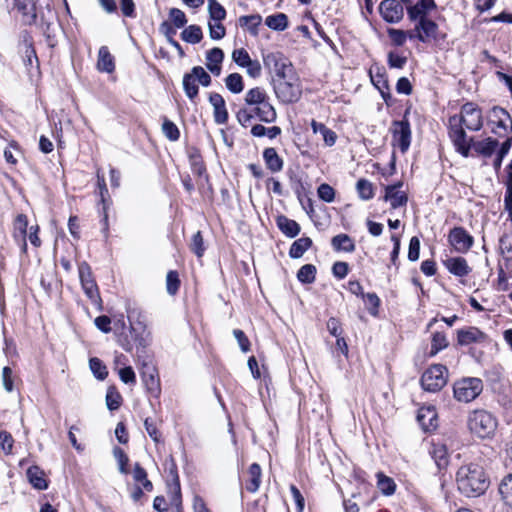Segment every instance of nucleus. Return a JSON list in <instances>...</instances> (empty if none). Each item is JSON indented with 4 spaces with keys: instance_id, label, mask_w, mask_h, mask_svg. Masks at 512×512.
Wrapping results in <instances>:
<instances>
[{
    "instance_id": "f257e3e1",
    "label": "nucleus",
    "mask_w": 512,
    "mask_h": 512,
    "mask_svg": "<svg viewBox=\"0 0 512 512\" xmlns=\"http://www.w3.org/2000/svg\"><path fill=\"white\" fill-rule=\"evenodd\" d=\"M456 483L459 492L467 497H478L489 487V479L483 467L473 463L458 469Z\"/></svg>"
},
{
    "instance_id": "f03ea898",
    "label": "nucleus",
    "mask_w": 512,
    "mask_h": 512,
    "mask_svg": "<svg viewBox=\"0 0 512 512\" xmlns=\"http://www.w3.org/2000/svg\"><path fill=\"white\" fill-rule=\"evenodd\" d=\"M244 100L245 104L252 109L260 121L273 123L276 120V110L270 103L269 96L263 88L255 87L248 90Z\"/></svg>"
},
{
    "instance_id": "7ed1b4c3",
    "label": "nucleus",
    "mask_w": 512,
    "mask_h": 512,
    "mask_svg": "<svg viewBox=\"0 0 512 512\" xmlns=\"http://www.w3.org/2000/svg\"><path fill=\"white\" fill-rule=\"evenodd\" d=\"M469 430L478 438H492L496 432L498 421L495 415L485 409H475L467 417Z\"/></svg>"
},
{
    "instance_id": "20e7f679",
    "label": "nucleus",
    "mask_w": 512,
    "mask_h": 512,
    "mask_svg": "<svg viewBox=\"0 0 512 512\" xmlns=\"http://www.w3.org/2000/svg\"><path fill=\"white\" fill-rule=\"evenodd\" d=\"M276 97L285 104L297 102L302 94L299 79L293 73L283 79H273Z\"/></svg>"
},
{
    "instance_id": "39448f33",
    "label": "nucleus",
    "mask_w": 512,
    "mask_h": 512,
    "mask_svg": "<svg viewBox=\"0 0 512 512\" xmlns=\"http://www.w3.org/2000/svg\"><path fill=\"white\" fill-rule=\"evenodd\" d=\"M410 108L404 111L402 120H394L391 123L390 133L392 135V145L398 147L404 154L411 145L412 131L408 116Z\"/></svg>"
},
{
    "instance_id": "423d86ee",
    "label": "nucleus",
    "mask_w": 512,
    "mask_h": 512,
    "mask_svg": "<svg viewBox=\"0 0 512 512\" xmlns=\"http://www.w3.org/2000/svg\"><path fill=\"white\" fill-rule=\"evenodd\" d=\"M483 381L477 377H465L453 384L454 398L463 403L475 400L483 391Z\"/></svg>"
},
{
    "instance_id": "0eeeda50",
    "label": "nucleus",
    "mask_w": 512,
    "mask_h": 512,
    "mask_svg": "<svg viewBox=\"0 0 512 512\" xmlns=\"http://www.w3.org/2000/svg\"><path fill=\"white\" fill-rule=\"evenodd\" d=\"M265 68L272 74L273 79H283L295 73L292 63L281 52H270L263 55Z\"/></svg>"
},
{
    "instance_id": "6e6552de",
    "label": "nucleus",
    "mask_w": 512,
    "mask_h": 512,
    "mask_svg": "<svg viewBox=\"0 0 512 512\" xmlns=\"http://www.w3.org/2000/svg\"><path fill=\"white\" fill-rule=\"evenodd\" d=\"M446 367L441 364H435L428 368L421 377L422 387L431 392H435L443 388L446 384V377L444 376Z\"/></svg>"
},
{
    "instance_id": "1a4fd4ad",
    "label": "nucleus",
    "mask_w": 512,
    "mask_h": 512,
    "mask_svg": "<svg viewBox=\"0 0 512 512\" xmlns=\"http://www.w3.org/2000/svg\"><path fill=\"white\" fill-rule=\"evenodd\" d=\"M128 319L130 322V332L138 348H146L149 345L150 333L146 331V325L141 313L137 314V319L134 320L135 310H128Z\"/></svg>"
},
{
    "instance_id": "9d476101",
    "label": "nucleus",
    "mask_w": 512,
    "mask_h": 512,
    "mask_svg": "<svg viewBox=\"0 0 512 512\" xmlns=\"http://www.w3.org/2000/svg\"><path fill=\"white\" fill-rule=\"evenodd\" d=\"M473 245L474 237L463 227L450 229V250L459 254H465Z\"/></svg>"
},
{
    "instance_id": "9b49d317",
    "label": "nucleus",
    "mask_w": 512,
    "mask_h": 512,
    "mask_svg": "<svg viewBox=\"0 0 512 512\" xmlns=\"http://www.w3.org/2000/svg\"><path fill=\"white\" fill-rule=\"evenodd\" d=\"M79 278L82 288L87 297L94 303L100 300L98 286L92 276L91 267L87 262H82L78 266Z\"/></svg>"
},
{
    "instance_id": "f8f14e48",
    "label": "nucleus",
    "mask_w": 512,
    "mask_h": 512,
    "mask_svg": "<svg viewBox=\"0 0 512 512\" xmlns=\"http://www.w3.org/2000/svg\"><path fill=\"white\" fill-rule=\"evenodd\" d=\"M460 123L472 131L480 130L482 127L481 110L472 102L465 103L461 108Z\"/></svg>"
},
{
    "instance_id": "ddd939ff",
    "label": "nucleus",
    "mask_w": 512,
    "mask_h": 512,
    "mask_svg": "<svg viewBox=\"0 0 512 512\" xmlns=\"http://www.w3.org/2000/svg\"><path fill=\"white\" fill-rule=\"evenodd\" d=\"M455 346L463 347L474 343H484L487 341V335L479 328L468 326L455 331Z\"/></svg>"
},
{
    "instance_id": "4468645a",
    "label": "nucleus",
    "mask_w": 512,
    "mask_h": 512,
    "mask_svg": "<svg viewBox=\"0 0 512 512\" xmlns=\"http://www.w3.org/2000/svg\"><path fill=\"white\" fill-rule=\"evenodd\" d=\"M141 377L147 392L154 397H158L161 392V387L156 367L151 363H143Z\"/></svg>"
},
{
    "instance_id": "2eb2a0df",
    "label": "nucleus",
    "mask_w": 512,
    "mask_h": 512,
    "mask_svg": "<svg viewBox=\"0 0 512 512\" xmlns=\"http://www.w3.org/2000/svg\"><path fill=\"white\" fill-rule=\"evenodd\" d=\"M383 19L388 23H398L403 18L404 9L398 0H383L379 5Z\"/></svg>"
},
{
    "instance_id": "dca6fc26",
    "label": "nucleus",
    "mask_w": 512,
    "mask_h": 512,
    "mask_svg": "<svg viewBox=\"0 0 512 512\" xmlns=\"http://www.w3.org/2000/svg\"><path fill=\"white\" fill-rule=\"evenodd\" d=\"M437 25L435 22L428 18H421L417 22L415 28L408 31V37L410 39L416 38L421 42H426L428 39L435 37Z\"/></svg>"
},
{
    "instance_id": "f3484780",
    "label": "nucleus",
    "mask_w": 512,
    "mask_h": 512,
    "mask_svg": "<svg viewBox=\"0 0 512 512\" xmlns=\"http://www.w3.org/2000/svg\"><path fill=\"white\" fill-rule=\"evenodd\" d=\"M402 185V182H398L385 187L384 200L389 201L393 209L405 206L408 202L407 194L403 191H399V188H401Z\"/></svg>"
},
{
    "instance_id": "a211bd4d",
    "label": "nucleus",
    "mask_w": 512,
    "mask_h": 512,
    "mask_svg": "<svg viewBox=\"0 0 512 512\" xmlns=\"http://www.w3.org/2000/svg\"><path fill=\"white\" fill-rule=\"evenodd\" d=\"M14 7L22 14L23 22L26 25L35 24L37 14L34 0H14Z\"/></svg>"
},
{
    "instance_id": "6ab92c4d",
    "label": "nucleus",
    "mask_w": 512,
    "mask_h": 512,
    "mask_svg": "<svg viewBox=\"0 0 512 512\" xmlns=\"http://www.w3.org/2000/svg\"><path fill=\"white\" fill-rule=\"evenodd\" d=\"M209 102L214 110V121L217 124H225L228 121V111L224 98L219 93H210Z\"/></svg>"
},
{
    "instance_id": "aec40b11",
    "label": "nucleus",
    "mask_w": 512,
    "mask_h": 512,
    "mask_svg": "<svg viewBox=\"0 0 512 512\" xmlns=\"http://www.w3.org/2000/svg\"><path fill=\"white\" fill-rule=\"evenodd\" d=\"M472 272V267L462 256H450V274L460 278V282L464 284L463 278Z\"/></svg>"
},
{
    "instance_id": "412c9836",
    "label": "nucleus",
    "mask_w": 512,
    "mask_h": 512,
    "mask_svg": "<svg viewBox=\"0 0 512 512\" xmlns=\"http://www.w3.org/2000/svg\"><path fill=\"white\" fill-rule=\"evenodd\" d=\"M224 59V52L218 47L210 49L206 53V67L215 76L221 73V63Z\"/></svg>"
},
{
    "instance_id": "4be33fe9",
    "label": "nucleus",
    "mask_w": 512,
    "mask_h": 512,
    "mask_svg": "<svg viewBox=\"0 0 512 512\" xmlns=\"http://www.w3.org/2000/svg\"><path fill=\"white\" fill-rule=\"evenodd\" d=\"M279 230L289 238H294L300 233V225L285 215H280L276 219Z\"/></svg>"
},
{
    "instance_id": "5701e85b",
    "label": "nucleus",
    "mask_w": 512,
    "mask_h": 512,
    "mask_svg": "<svg viewBox=\"0 0 512 512\" xmlns=\"http://www.w3.org/2000/svg\"><path fill=\"white\" fill-rule=\"evenodd\" d=\"M97 69L101 72L112 73L115 70L114 57L107 46H101L98 51Z\"/></svg>"
},
{
    "instance_id": "b1692460",
    "label": "nucleus",
    "mask_w": 512,
    "mask_h": 512,
    "mask_svg": "<svg viewBox=\"0 0 512 512\" xmlns=\"http://www.w3.org/2000/svg\"><path fill=\"white\" fill-rule=\"evenodd\" d=\"M263 159L266 167L273 173L280 172L283 169V159L278 155L275 148L269 147L263 151Z\"/></svg>"
},
{
    "instance_id": "393cba45",
    "label": "nucleus",
    "mask_w": 512,
    "mask_h": 512,
    "mask_svg": "<svg viewBox=\"0 0 512 512\" xmlns=\"http://www.w3.org/2000/svg\"><path fill=\"white\" fill-rule=\"evenodd\" d=\"M417 421L425 431H431L437 427V414L432 408H422L417 415Z\"/></svg>"
},
{
    "instance_id": "a878e982",
    "label": "nucleus",
    "mask_w": 512,
    "mask_h": 512,
    "mask_svg": "<svg viewBox=\"0 0 512 512\" xmlns=\"http://www.w3.org/2000/svg\"><path fill=\"white\" fill-rule=\"evenodd\" d=\"M331 245L337 252L344 251L352 253L355 251L356 246L354 240L348 234H338L331 239Z\"/></svg>"
},
{
    "instance_id": "bb28decb",
    "label": "nucleus",
    "mask_w": 512,
    "mask_h": 512,
    "mask_svg": "<svg viewBox=\"0 0 512 512\" xmlns=\"http://www.w3.org/2000/svg\"><path fill=\"white\" fill-rule=\"evenodd\" d=\"M431 455L439 471H444V475L448 467V451L446 445L433 443Z\"/></svg>"
},
{
    "instance_id": "cd10ccee",
    "label": "nucleus",
    "mask_w": 512,
    "mask_h": 512,
    "mask_svg": "<svg viewBox=\"0 0 512 512\" xmlns=\"http://www.w3.org/2000/svg\"><path fill=\"white\" fill-rule=\"evenodd\" d=\"M453 144L456 148V150L463 155L464 157H467L469 155L470 151V143L472 141V138L467 140L466 133L462 127L459 129H456L453 135Z\"/></svg>"
},
{
    "instance_id": "c85d7f7f",
    "label": "nucleus",
    "mask_w": 512,
    "mask_h": 512,
    "mask_svg": "<svg viewBox=\"0 0 512 512\" xmlns=\"http://www.w3.org/2000/svg\"><path fill=\"white\" fill-rule=\"evenodd\" d=\"M27 477L31 485L38 490H45L48 488V483L45 479V474L38 466H31L27 469Z\"/></svg>"
},
{
    "instance_id": "c756f323",
    "label": "nucleus",
    "mask_w": 512,
    "mask_h": 512,
    "mask_svg": "<svg viewBox=\"0 0 512 512\" xmlns=\"http://www.w3.org/2000/svg\"><path fill=\"white\" fill-rule=\"evenodd\" d=\"M182 84H183V90H184L186 96L191 101H194L195 98L198 96L199 87H198V80L194 76L192 70L189 73L184 74Z\"/></svg>"
},
{
    "instance_id": "7c9ffc66",
    "label": "nucleus",
    "mask_w": 512,
    "mask_h": 512,
    "mask_svg": "<svg viewBox=\"0 0 512 512\" xmlns=\"http://www.w3.org/2000/svg\"><path fill=\"white\" fill-rule=\"evenodd\" d=\"M238 22L239 25L242 28L247 29L251 35L257 36L259 33L258 27L262 22V17L259 14L244 15L239 17Z\"/></svg>"
},
{
    "instance_id": "2f4dec72",
    "label": "nucleus",
    "mask_w": 512,
    "mask_h": 512,
    "mask_svg": "<svg viewBox=\"0 0 512 512\" xmlns=\"http://www.w3.org/2000/svg\"><path fill=\"white\" fill-rule=\"evenodd\" d=\"M498 490L503 503L512 508V473L503 477Z\"/></svg>"
},
{
    "instance_id": "473e14b6",
    "label": "nucleus",
    "mask_w": 512,
    "mask_h": 512,
    "mask_svg": "<svg viewBox=\"0 0 512 512\" xmlns=\"http://www.w3.org/2000/svg\"><path fill=\"white\" fill-rule=\"evenodd\" d=\"M312 246V240L309 237H302L295 240L289 249V256L298 259Z\"/></svg>"
},
{
    "instance_id": "72a5a7b5",
    "label": "nucleus",
    "mask_w": 512,
    "mask_h": 512,
    "mask_svg": "<svg viewBox=\"0 0 512 512\" xmlns=\"http://www.w3.org/2000/svg\"><path fill=\"white\" fill-rule=\"evenodd\" d=\"M499 142L497 139L488 137L482 141L473 144L475 151L484 157H490L498 147Z\"/></svg>"
},
{
    "instance_id": "f704fd0d",
    "label": "nucleus",
    "mask_w": 512,
    "mask_h": 512,
    "mask_svg": "<svg viewBox=\"0 0 512 512\" xmlns=\"http://www.w3.org/2000/svg\"><path fill=\"white\" fill-rule=\"evenodd\" d=\"M248 473L250 476V480L246 488L249 492L255 493L259 489L261 484L262 470L260 465L257 463L251 464Z\"/></svg>"
},
{
    "instance_id": "c9c22d12",
    "label": "nucleus",
    "mask_w": 512,
    "mask_h": 512,
    "mask_svg": "<svg viewBox=\"0 0 512 512\" xmlns=\"http://www.w3.org/2000/svg\"><path fill=\"white\" fill-rule=\"evenodd\" d=\"M181 38L187 43L197 44L203 38L202 29L198 25H189L181 32Z\"/></svg>"
},
{
    "instance_id": "e433bc0d",
    "label": "nucleus",
    "mask_w": 512,
    "mask_h": 512,
    "mask_svg": "<svg viewBox=\"0 0 512 512\" xmlns=\"http://www.w3.org/2000/svg\"><path fill=\"white\" fill-rule=\"evenodd\" d=\"M265 24L273 30L283 31L288 27V17L284 13H277L266 17Z\"/></svg>"
},
{
    "instance_id": "4c0bfd02",
    "label": "nucleus",
    "mask_w": 512,
    "mask_h": 512,
    "mask_svg": "<svg viewBox=\"0 0 512 512\" xmlns=\"http://www.w3.org/2000/svg\"><path fill=\"white\" fill-rule=\"evenodd\" d=\"M189 161L191 165L192 172L198 176H201L205 171V165L203 163L200 152L196 148H192L189 151Z\"/></svg>"
},
{
    "instance_id": "58836bf2",
    "label": "nucleus",
    "mask_w": 512,
    "mask_h": 512,
    "mask_svg": "<svg viewBox=\"0 0 512 512\" xmlns=\"http://www.w3.org/2000/svg\"><path fill=\"white\" fill-rule=\"evenodd\" d=\"M316 267L313 264L303 265L297 272V279L304 284H311L315 281Z\"/></svg>"
},
{
    "instance_id": "ea45409f",
    "label": "nucleus",
    "mask_w": 512,
    "mask_h": 512,
    "mask_svg": "<svg viewBox=\"0 0 512 512\" xmlns=\"http://www.w3.org/2000/svg\"><path fill=\"white\" fill-rule=\"evenodd\" d=\"M377 487L386 496H390L395 492L396 484L394 480L383 473L377 474Z\"/></svg>"
},
{
    "instance_id": "a19ab883",
    "label": "nucleus",
    "mask_w": 512,
    "mask_h": 512,
    "mask_svg": "<svg viewBox=\"0 0 512 512\" xmlns=\"http://www.w3.org/2000/svg\"><path fill=\"white\" fill-rule=\"evenodd\" d=\"M225 84L227 89L234 94H238L244 89L243 78L239 73L229 74L225 79Z\"/></svg>"
},
{
    "instance_id": "79ce46f5",
    "label": "nucleus",
    "mask_w": 512,
    "mask_h": 512,
    "mask_svg": "<svg viewBox=\"0 0 512 512\" xmlns=\"http://www.w3.org/2000/svg\"><path fill=\"white\" fill-rule=\"evenodd\" d=\"M208 12L211 21H222L226 18V10L217 0H208Z\"/></svg>"
},
{
    "instance_id": "37998d69",
    "label": "nucleus",
    "mask_w": 512,
    "mask_h": 512,
    "mask_svg": "<svg viewBox=\"0 0 512 512\" xmlns=\"http://www.w3.org/2000/svg\"><path fill=\"white\" fill-rule=\"evenodd\" d=\"M359 197L363 200H370L374 197L373 185L366 179H359L356 184Z\"/></svg>"
},
{
    "instance_id": "c03bdc74",
    "label": "nucleus",
    "mask_w": 512,
    "mask_h": 512,
    "mask_svg": "<svg viewBox=\"0 0 512 512\" xmlns=\"http://www.w3.org/2000/svg\"><path fill=\"white\" fill-rule=\"evenodd\" d=\"M23 43L25 45L24 62L26 65L31 66L33 63V59H35V61L37 62L38 58L36 55V51L33 47L32 37L28 33L24 34Z\"/></svg>"
},
{
    "instance_id": "a18cd8bd",
    "label": "nucleus",
    "mask_w": 512,
    "mask_h": 512,
    "mask_svg": "<svg viewBox=\"0 0 512 512\" xmlns=\"http://www.w3.org/2000/svg\"><path fill=\"white\" fill-rule=\"evenodd\" d=\"M447 341L446 335L443 331H434L432 333V343H431V351L430 355L437 354L440 350L446 348Z\"/></svg>"
},
{
    "instance_id": "49530a36",
    "label": "nucleus",
    "mask_w": 512,
    "mask_h": 512,
    "mask_svg": "<svg viewBox=\"0 0 512 512\" xmlns=\"http://www.w3.org/2000/svg\"><path fill=\"white\" fill-rule=\"evenodd\" d=\"M89 366L97 379L104 380L108 376L107 368L99 358H91L89 360Z\"/></svg>"
},
{
    "instance_id": "de8ad7c7",
    "label": "nucleus",
    "mask_w": 512,
    "mask_h": 512,
    "mask_svg": "<svg viewBox=\"0 0 512 512\" xmlns=\"http://www.w3.org/2000/svg\"><path fill=\"white\" fill-rule=\"evenodd\" d=\"M122 403V396L120 393L114 388L110 387L106 394V405L107 408L111 411L117 410Z\"/></svg>"
},
{
    "instance_id": "09e8293b",
    "label": "nucleus",
    "mask_w": 512,
    "mask_h": 512,
    "mask_svg": "<svg viewBox=\"0 0 512 512\" xmlns=\"http://www.w3.org/2000/svg\"><path fill=\"white\" fill-rule=\"evenodd\" d=\"M180 288V279L176 271L170 270L166 276V289L169 295L174 296Z\"/></svg>"
},
{
    "instance_id": "8fccbe9b",
    "label": "nucleus",
    "mask_w": 512,
    "mask_h": 512,
    "mask_svg": "<svg viewBox=\"0 0 512 512\" xmlns=\"http://www.w3.org/2000/svg\"><path fill=\"white\" fill-rule=\"evenodd\" d=\"M369 313L373 316L378 315V308L380 306V298L376 293H365L362 297Z\"/></svg>"
},
{
    "instance_id": "3c124183",
    "label": "nucleus",
    "mask_w": 512,
    "mask_h": 512,
    "mask_svg": "<svg viewBox=\"0 0 512 512\" xmlns=\"http://www.w3.org/2000/svg\"><path fill=\"white\" fill-rule=\"evenodd\" d=\"M162 131L170 141H177L180 137V131L178 127L172 121L166 118L162 124Z\"/></svg>"
},
{
    "instance_id": "603ef678",
    "label": "nucleus",
    "mask_w": 512,
    "mask_h": 512,
    "mask_svg": "<svg viewBox=\"0 0 512 512\" xmlns=\"http://www.w3.org/2000/svg\"><path fill=\"white\" fill-rule=\"evenodd\" d=\"M27 230V217L24 214H19L14 222V237L24 239Z\"/></svg>"
},
{
    "instance_id": "864d4df0",
    "label": "nucleus",
    "mask_w": 512,
    "mask_h": 512,
    "mask_svg": "<svg viewBox=\"0 0 512 512\" xmlns=\"http://www.w3.org/2000/svg\"><path fill=\"white\" fill-rule=\"evenodd\" d=\"M169 18L172 21L175 28H182L187 23L185 13L178 8H171L169 11Z\"/></svg>"
},
{
    "instance_id": "5fc2aeb1",
    "label": "nucleus",
    "mask_w": 512,
    "mask_h": 512,
    "mask_svg": "<svg viewBox=\"0 0 512 512\" xmlns=\"http://www.w3.org/2000/svg\"><path fill=\"white\" fill-rule=\"evenodd\" d=\"M209 26V35L213 40H220L226 34L225 27L221 24V21H211L208 24Z\"/></svg>"
},
{
    "instance_id": "6e6d98bb",
    "label": "nucleus",
    "mask_w": 512,
    "mask_h": 512,
    "mask_svg": "<svg viewBox=\"0 0 512 512\" xmlns=\"http://www.w3.org/2000/svg\"><path fill=\"white\" fill-rule=\"evenodd\" d=\"M318 197L324 202L331 203L335 198V190L329 184L323 183L317 189Z\"/></svg>"
},
{
    "instance_id": "4d7b16f0",
    "label": "nucleus",
    "mask_w": 512,
    "mask_h": 512,
    "mask_svg": "<svg viewBox=\"0 0 512 512\" xmlns=\"http://www.w3.org/2000/svg\"><path fill=\"white\" fill-rule=\"evenodd\" d=\"M113 455L118 462L120 473L128 474L127 464H128L129 458L125 454V452L120 447H115L113 449Z\"/></svg>"
},
{
    "instance_id": "13d9d810",
    "label": "nucleus",
    "mask_w": 512,
    "mask_h": 512,
    "mask_svg": "<svg viewBox=\"0 0 512 512\" xmlns=\"http://www.w3.org/2000/svg\"><path fill=\"white\" fill-rule=\"evenodd\" d=\"M233 61L240 67L244 68L252 59L244 48L235 49L232 52Z\"/></svg>"
},
{
    "instance_id": "bf43d9fd",
    "label": "nucleus",
    "mask_w": 512,
    "mask_h": 512,
    "mask_svg": "<svg viewBox=\"0 0 512 512\" xmlns=\"http://www.w3.org/2000/svg\"><path fill=\"white\" fill-rule=\"evenodd\" d=\"M144 427L148 435L155 443H159L161 441V434L158 431L156 422L152 418L147 417L145 419Z\"/></svg>"
},
{
    "instance_id": "052dcab7",
    "label": "nucleus",
    "mask_w": 512,
    "mask_h": 512,
    "mask_svg": "<svg viewBox=\"0 0 512 512\" xmlns=\"http://www.w3.org/2000/svg\"><path fill=\"white\" fill-rule=\"evenodd\" d=\"M192 252H194L197 257H202L205 252V247L203 243V237L200 231L196 232L192 237V242L190 245Z\"/></svg>"
},
{
    "instance_id": "680f3d73",
    "label": "nucleus",
    "mask_w": 512,
    "mask_h": 512,
    "mask_svg": "<svg viewBox=\"0 0 512 512\" xmlns=\"http://www.w3.org/2000/svg\"><path fill=\"white\" fill-rule=\"evenodd\" d=\"M192 72L196 79L198 80V83L201 84L204 87H208L211 85L212 79L211 76L205 71V69L201 66H195L192 69Z\"/></svg>"
},
{
    "instance_id": "e2e57ef3",
    "label": "nucleus",
    "mask_w": 512,
    "mask_h": 512,
    "mask_svg": "<svg viewBox=\"0 0 512 512\" xmlns=\"http://www.w3.org/2000/svg\"><path fill=\"white\" fill-rule=\"evenodd\" d=\"M387 32L390 39L396 46H402L405 43L406 38L408 37V32L406 33L405 31L400 29L390 28L387 30Z\"/></svg>"
},
{
    "instance_id": "0e129e2a",
    "label": "nucleus",
    "mask_w": 512,
    "mask_h": 512,
    "mask_svg": "<svg viewBox=\"0 0 512 512\" xmlns=\"http://www.w3.org/2000/svg\"><path fill=\"white\" fill-rule=\"evenodd\" d=\"M420 253V240L417 236H413L409 242L408 259L410 261H417Z\"/></svg>"
},
{
    "instance_id": "69168bd1",
    "label": "nucleus",
    "mask_w": 512,
    "mask_h": 512,
    "mask_svg": "<svg viewBox=\"0 0 512 512\" xmlns=\"http://www.w3.org/2000/svg\"><path fill=\"white\" fill-rule=\"evenodd\" d=\"M238 122L242 126H246L255 116V113L250 107H243L236 113Z\"/></svg>"
},
{
    "instance_id": "338daca9",
    "label": "nucleus",
    "mask_w": 512,
    "mask_h": 512,
    "mask_svg": "<svg viewBox=\"0 0 512 512\" xmlns=\"http://www.w3.org/2000/svg\"><path fill=\"white\" fill-rule=\"evenodd\" d=\"M407 62V58L394 52L388 53V65L390 68L402 69Z\"/></svg>"
},
{
    "instance_id": "774afa93",
    "label": "nucleus",
    "mask_w": 512,
    "mask_h": 512,
    "mask_svg": "<svg viewBox=\"0 0 512 512\" xmlns=\"http://www.w3.org/2000/svg\"><path fill=\"white\" fill-rule=\"evenodd\" d=\"M349 272V265L346 262L337 261L332 266V273L338 279H344Z\"/></svg>"
}]
</instances>
